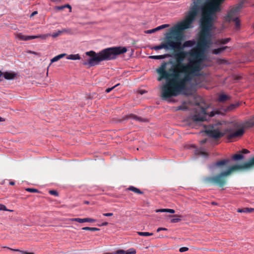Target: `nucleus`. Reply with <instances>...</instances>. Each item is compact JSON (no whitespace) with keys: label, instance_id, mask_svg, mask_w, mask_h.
<instances>
[{"label":"nucleus","instance_id":"nucleus-1","mask_svg":"<svg viewBox=\"0 0 254 254\" xmlns=\"http://www.w3.org/2000/svg\"><path fill=\"white\" fill-rule=\"evenodd\" d=\"M202 1V0H193V5L190 8L185 20L182 21L181 29L179 31V40L174 41V42L179 43V47L178 48H172L171 49L174 51V56L176 63L173 65L168 71L172 72V75L175 77H178L180 75L190 77L189 69L190 63H189V62L187 63H183L188 55V52L182 49L181 41L184 37V30L191 27L192 23L199 13L200 9V5Z\"/></svg>","mask_w":254,"mask_h":254},{"label":"nucleus","instance_id":"nucleus-2","mask_svg":"<svg viewBox=\"0 0 254 254\" xmlns=\"http://www.w3.org/2000/svg\"><path fill=\"white\" fill-rule=\"evenodd\" d=\"M167 63L164 62L160 67L156 69L159 74L158 81L165 79L167 82L161 87L162 97L166 99L175 97L180 94H185L184 91L187 89V84L192 80V78L185 76L180 75L175 77L172 75L173 72L166 70Z\"/></svg>","mask_w":254,"mask_h":254},{"label":"nucleus","instance_id":"nucleus-3","mask_svg":"<svg viewBox=\"0 0 254 254\" xmlns=\"http://www.w3.org/2000/svg\"><path fill=\"white\" fill-rule=\"evenodd\" d=\"M127 49L125 47H113L102 50L98 53L93 51L86 52V55L90 57L87 62L83 63L84 65L93 66L104 61L115 60L117 56L126 53Z\"/></svg>","mask_w":254,"mask_h":254},{"label":"nucleus","instance_id":"nucleus-4","mask_svg":"<svg viewBox=\"0 0 254 254\" xmlns=\"http://www.w3.org/2000/svg\"><path fill=\"white\" fill-rule=\"evenodd\" d=\"M254 167V157L248 162L242 164H236L230 167L227 171L222 172L220 174L204 178V184L217 185L223 187L226 183V177L230 175L232 172L240 170H249Z\"/></svg>","mask_w":254,"mask_h":254},{"label":"nucleus","instance_id":"nucleus-5","mask_svg":"<svg viewBox=\"0 0 254 254\" xmlns=\"http://www.w3.org/2000/svg\"><path fill=\"white\" fill-rule=\"evenodd\" d=\"M232 131L233 129L230 127L224 129L222 124L220 123H218L209 125L206 128L205 132L208 136L215 139L220 138L225 135H227V138L229 140L241 136L244 133L243 128H241L233 132H232Z\"/></svg>","mask_w":254,"mask_h":254},{"label":"nucleus","instance_id":"nucleus-6","mask_svg":"<svg viewBox=\"0 0 254 254\" xmlns=\"http://www.w3.org/2000/svg\"><path fill=\"white\" fill-rule=\"evenodd\" d=\"M190 58L189 59V69L190 78L193 79L200 75L202 69L201 63L204 60V50L197 46V49L192 50L189 53Z\"/></svg>","mask_w":254,"mask_h":254},{"label":"nucleus","instance_id":"nucleus-7","mask_svg":"<svg viewBox=\"0 0 254 254\" xmlns=\"http://www.w3.org/2000/svg\"><path fill=\"white\" fill-rule=\"evenodd\" d=\"M182 21L176 24L174 26L170 28L169 32L165 34L166 41L161 43L160 45L155 46L152 48V49L159 50L162 49L167 50L172 49V48H178L179 43L174 42L175 40H179V31L182 26Z\"/></svg>","mask_w":254,"mask_h":254},{"label":"nucleus","instance_id":"nucleus-8","mask_svg":"<svg viewBox=\"0 0 254 254\" xmlns=\"http://www.w3.org/2000/svg\"><path fill=\"white\" fill-rule=\"evenodd\" d=\"M220 3L217 0H213L202 7V14L200 21L201 25L213 26V14L220 10Z\"/></svg>","mask_w":254,"mask_h":254},{"label":"nucleus","instance_id":"nucleus-9","mask_svg":"<svg viewBox=\"0 0 254 254\" xmlns=\"http://www.w3.org/2000/svg\"><path fill=\"white\" fill-rule=\"evenodd\" d=\"M212 28L213 26L200 24V30L199 33L197 45L203 50L209 48L212 44L211 31Z\"/></svg>","mask_w":254,"mask_h":254},{"label":"nucleus","instance_id":"nucleus-10","mask_svg":"<svg viewBox=\"0 0 254 254\" xmlns=\"http://www.w3.org/2000/svg\"><path fill=\"white\" fill-rule=\"evenodd\" d=\"M216 114H217V112L214 111L209 113L207 111L206 108H203L198 105L197 108L196 109L195 114L192 116V120L195 122L200 121L202 122L207 120V115L209 117H212L214 116Z\"/></svg>","mask_w":254,"mask_h":254},{"label":"nucleus","instance_id":"nucleus-11","mask_svg":"<svg viewBox=\"0 0 254 254\" xmlns=\"http://www.w3.org/2000/svg\"><path fill=\"white\" fill-rule=\"evenodd\" d=\"M242 7V4L241 3L232 8L228 13L226 20L230 22L234 18H238L236 16L238 14Z\"/></svg>","mask_w":254,"mask_h":254},{"label":"nucleus","instance_id":"nucleus-12","mask_svg":"<svg viewBox=\"0 0 254 254\" xmlns=\"http://www.w3.org/2000/svg\"><path fill=\"white\" fill-rule=\"evenodd\" d=\"M130 119L138 121V122H147V120H146L145 119H143L141 117H138V116H136V115H134L133 114L127 115L124 117V120H128V119Z\"/></svg>","mask_w":254,"mask_h":254},{"label":"nucleus","instance_id":"nucleus-13","mask_svg":"<svg viewBox=\"0 0 254 254\" xmlns=\"http://www.w3.org/2000/svg\"><path fill=\"white\" fill-rule=\"evenodd\" d=\"M71 221H76L79 223H84V222H95L96 220L94 219L90 218H75L71 219Z\"/></svg>","mask_w":254,"mask_h":254},{"label":"nucleus","instance_id":"nucleus-14","mask_svg":"<svg viewBox=\"0 0 254 254\" xmlns=\"http://www.w3.org/2000/svg\"><path fill=\"white\" fill-rule=\"evenodd\" d=\"M229 49V51H231V49L228 46H223L217 49H214L212 51V53L214 55H218L222 52H224L225 50Z\"/></svg>","mask_w":254,"mask_h":254},{"label":"nucleus","instance_id":"nucleus-15","mask_svg":"<svg viewBox=\"0 0 254 254\" xmlns=\"http://www.w3.org/2000/svg\"><path fill=\"white\" fill-rule=\"evenodd\" d=\"M2 76L7 80H12L16 77V74L14 72L6 71L3 73Z\"/></svg>","mask_w":254,"mask_h":254},{"label":"nucleus","instance_id":"nucleus-16","mask_svg":"<svg viewBox=\"0 0 254 254\" xmlns=\"http://www.w3.org/2000/svg\"><path fill=\"white\" fill-rule=\"evenodd\" d=\"M136 251L133 249H130L127 251L120 250L116 252V254H135Z\"/></svg>","mask_w":254,"mask_h":254},{"label":"nucleus","instance_id":"nucleus-17","mask_svg":"<svg viewBox=\"0 0 254 254\" xmlns=\"http://www.w3.org/2000/svg\"><path fill=\"white\" fill-rule=\"evenodd\" d=\"M230 40L231 39L230 38L218 39L215 42V44L217 45L226 44L228 43Z\"/></svg>","mask_w":254,"mask_h":254},{"label":"nucleus","instance_id":"nucleus-18","mask_svg":"<svg viewBox=\"0 0 254 254\" xmlns=\"http://www.w3.org/2000/svg\"><path fill=\"white\" fill-rule=\"evenodd\" d=\"M195 44V42L194 41L192 40H188L187 41H185L183 45H182V49L184 50V49L186 47H190L193 46Z\"/></svg>","mask_w":254,"mask_h":254},{"label":"nucleus","instance_id":"nucleus-19","mask_svg":"<svg viewBox=\"0 0 254 254\" xmlns=\"http://www.w3.org/2000/svg\"><path fill=\"white\" fill-rule=\"evenodd\" d=\"M237 211L238 212H241V213H242V212L246 213H252L254 211V208H248V207H245V208H239L238 209Z\"/></svg>","mask_w":254,"mask_h":254},{"label":"nucleus","instance_id":"nucleus-20","mask_svg":"<svg viewBox=\"0 0 254 254\" xmlns=\"http://www.w3.org/2000/svg\"><path fill=\"white\" fill-rule=\"evenodd\" d=\"M127 190H131L137 194H142L143 192L141 191L139 189L133 187V186H130L127 188Z\"/></svg>","mask_w":254,"mask_h":254},{"label":"nucleus","instance_id":"nucleus-21","mask_svg":"<svg viewBox=\"0 0 254 254\" xmlns=\"http://www.w3.org/2000/svg\"><path fill=\"white\" fill-rule=\"evenodd\" d=\"M169 55L165 54L163 55H158V56H151L149 57L150 59H155V60H161L166 58L168 57Z\"/></svg>","mask_w":254,"mask_h":254},{"label":"nucleus","instance_id":"nucleus-22","mask_svg":"<svg viewBox=\"0 0 254 254\" xmlns=\"http://www.w3.org/2000/svg\"><path fill=\"white\" fill-rule=\"evenodd\" d=\"M65 56H66L65 54H62L59 55L55 57L54 58H53L51 60V63H53L59 61V60H60L61 59L64 57Z\"/></svg>","mask_w":254,"mask_h":254},{"label":"nucleus","instance_id":"nucleus-23","mask_svg":"<svg viewBox=\"0 0 254 254\" xmlns=\"http://www.w3.org/2000/svg\"><path fill=\"white\" fill-rule=\"evenodd\" d=\"M229 162V160L228 159H224L216 162L215 165L216 166H221L226 165Z\"/></svg>","mask_w":254,"mask_h":254},{"label":"nucleus","instance_id":"nucleus-24","mask_svg":"<svg viewBox=\"0 0 254 254\" xmlns=\"http://www.w3.org/2000/svg\"><path fill=\"white\" fill-rule=\"evenodd\" d=\"M66 58L68 60H79L80 59V57L79 54L70 55L68 56Z\"/></svg>","mask_w":254,"mask_h":254},{"label":"nucleus","instance_id":"nucleus-25","mask_svg":"<svg viewBox=\"0 0 254 254\" xmlns=\"http://www.w3.org/2000/svg\"><path fill=\"white\" fill-rule=\"evenodd\" d=\"M246 127H252L254 126V121L253 119L246 122L244 125Z\"/></svg>","mask_w":254,"mask_h":254},{"label":"nucleus","instance_id":"nucleus-26","mask_svg":"<svg viewBox=\"0 0 254 254\" xmlns=\"http://www.w3.org/2000/svg\"><path fill=\"white\" fill-rule=\"evenodd\" d=\"M229 99V97L225 94H221L219 97V101L223 102Z\"/></svg>","mask_w":254,"mask_h":254},{"label":"nucleus","instance_id":"nucleus-27","mask_svg":"<svg viewBox=\"0 0 254 254\" xmlns=\"http://www.w3.org/2000/svg\"><path fill=\"white\" fill-rule=\"evenodd\" d=\"M231 21L235 22V29L238 30L240 27V22L238 18H234Z\"/></svg>","mask_w":254,"mask_h":254},{"label":"nucleus","instance_id":"nucleus-28","mask_svg":"<svg viewBox=\"0 0 254 254\" xmlns=\"http://www.w3.org/2000/svg\"><path fill=\"white\" fill-rule=\"evenodd\" d=\"M16 37L21 40L28 41V36L23 35L21 33L17 34Z\"/></svg>","mask_w":254,"mask_h":254},{"label":"nucleus","instance_id":"nucleus-29","mask_svg":"<svg viewBox=\"0 0 254 254\" xmlns=\"http://www.w3.org/2000/svg\"><path fill=\"white\" fill-rule=\"evenodd\" d=\"M244 155L241 154H235L232 156V159L234 160H239L243 159Z\"/></svg>","mask_w":254,"mask_h":254},{"label":"nucleus","instance_id":"nucleus-30","mask_svg":"<svg viewBox=\"0 0 254 254\" xmlns=\"http://www.w3.org/2000/svg\"><path fill=\"white\" fill-rule=\"evenodd\" d=\"M82 230H87V231H99L100 229L95 227H85L82 228Z\"/></svg>","mask_w":254,"mask_h":254},{"label":"nucleus","instance_id":"nucleus-31","mask_svg":"<svg viewBox=\"0 0 254 254\" xmlns=\"http://www.w3.org/2000/svg\"><path fill=\"white\" fill-rule=\"evenodd\" d=\"M7 248L8 249H9L11 251H14V252H20L21 254H34V253H28V252H27L26 251H20L18 249H11V248H9L8 247H7Z\"/></svg>","mask_w":254,"mask_h":254},{"label":"nucleus","instance_id":"nucleus-32","mask_svg":"<svg viewBox=\"0 0 254 254\" xmlns=\"http://www.w3.org/2000/svg\"><path fill=\"white\" fill-rule=\"evenodd\" d=\"M65 31H66L65 29H64L63 30H59L57 32L53 33L52 35H51V36L54 38H55L61 35L62 33Z\"/></svg>","mask_w":254,"mask_h":254},{"label":"nucleus","instance_id":"nucleus-33","mask_svg":"<svg viewBox=\"0 0 254 254\" xmlns=\"http://www.w3.org/2000/svg\"><path fill=\"white\" fill-rule=\"evenodd\" d=\"M137 234L138 235L141 236H152L153 235V234L152 233L143 232H138Z\"/></svg>","mask_w":254,"mask_h":254},{"label":"nucleus","instance_id":"nucleus-34","mask_svg":"<svg viewBox=\"0 0 254 254\" xmlns=\"http://www.w3.org/2000/svg\"><path fill=\"white\" fill-rule=\"evenodd\" d=\"M196 154L198 155L204 156L205 157H207L208 156V154L206 152H205L202 150L196 151Z\"/></svg>","mask_w":254,"mask_h":254},{"label":"nucleus","instance_id":"nucleus-35","mask_svg":"<svg viewBox=\"0 0 254 254\" xmlns=\"http://www.w3.org/2000/svg\"><path fill=\"white\" fill-rule=\"evenodd\" d=\"M169 26V24H163V25H161L160 26H159L157 27L155 29V30L156 31H159L160 30H161V29H164L165 28L168 27Z\"/></svg>","mask_w":254,"mask_h":254},{"label":"nucleus","instance_id":"nucleus-36","mask_svg":"<svg viewBox=\"0 0 254 254\" xmlns=\"http://www.w3.org/2000/svg\"><path fill=\"white\" fill-rule=\"evenodd\" d=\"M240 103H237L234 104H231L230 106L228 107V110H232L240 106Z\"/></svg>","mask_w":254,"mask_h":254},{"label":"nucleus","instance_id":"nucleus-37","mask_svg":"<svg viewBox=\"0 0 254 254\" xmlns=\"http://www.w3.org/2000/svg\"><path fill=\"white\" fill-rule=\"evenodd\" d=\"M51 36L50 34H42V35H37L38 38H40L43 40L46 39L47 38Z\"/></svg>","mask_w":254,"mask_h":254},{"label":"nucleus","instance_id":"nucleus-38","mask_svg":"<svg viewBox=\"0 0 254 254\" xmlns=\"http://www.w3.org/2000/svg\"><path fill=\"white\" fill-rule=\"evenodd\" d=\"M0 210L12 211V210H9V209H7L6 206L4 205L1 204H0Z\"/></svg>","mask_w":254,"mask_h":254},{"label":"nucleus","instance_id":"nucleus-39","mask_svg":"<svg viewBox=\"0 0 254 254\" xmlns=\"http://www.w3.org/2000/svg\"><path fill=\"white\" fill-rule=\"evenodd\" d=\"M26 190L27 191L30 192H38V190L35 189H32V188H27L26 189Z\"/></svg>","mask_w":254,"mask_h":254},{"label":"nucleus","instance_id":"nucleus-40","mask_svg":"<svg viewBox=\"0 0 254 254\" xmlns=\"http://www.w3.org/2000/svg\"><path fill=\"white\" fill-rule=\"evenodd\" d=\"M120 84H116V85L113 86L112 87H111V88H108L107 89H106L105 90V92L108 93H109L110 92H111L113 89H114L115 87H117L118 85H119Z\"/></svg>","mask_w":254,"mask_h":254},{"label":"nucleus","instance_id":"nucleus-41","mask_svg":"<svg viewBox=\"0 0 254 254\" xmlns=\"http://www.w3.org/2000/svg\"><path fill=\"white\" fill-rule=\"evenodd\" d=\"M181 220V218H176L172 219L171 220V222L172 223H178V222H180Z\"/></svg>","mask_w":254,"mask_h":254},{"label":"nucleus","instance_id":"nucleus-42","mask_svg":"<svg viewBox=\"0 0 254 254\" xmlns=\"http://www.w3.org/2000/svg\"><path fill=\"white\" fill-rule=\"evenodd\" d=\"M189 250V248L188 247H182L179 249V251L181 253L187 252Z\"/></svg>","mask_w":254,"mask_h":254},{"label":"nucleus","instance_id":"nucleus-43","mask_svg":"<svg viewBox=\"0 0 254 254\" xmlns=\"http://www.w3.org/2000/svg\"><path fill=\"white\" fill-rule=\"evenodd\" d=\"M168 208L166 209H159L156 210V212H167Z\"/></svg>","mask_w":254,"mask_h":254},{"label":"nucleus","instance_id":"nucleus-44","mask_svg":"<svg viewBox=\"0 0 254 254\" xmlns=\"http://www.w3.org/2000/svg\"><path fill=\"white\" fill-rule=\"evenodd\" d=\"M49 193L52 194V195H54L55 196H57L58 193L57 192V191L55 190H50L49 191Z\"/></svg>","mask_w":254,"mask_h":254},{"label":"nucleus","instance_id":"nucleus-45","mask_svg":"<svg viewBox=\"0 0 254 254\" xmlns=\"http://www.w3.org/2000/svg\"><path fill=\"white\" fill-rule=\"evenodd\" d=\"M233 126H234V128H237L241 127V125L239 124L238 123H234L233 124Z\"/></svg>","mask_w":254,"mask_h":254},{"label":"nucleus","instance_id":"nucleus-46","mask_svg":"<svg viewBox=\"0 0 254 254\" xmlns=\"http://www.w3.org/2000/svg\"><path fill=\"white\" fill-rule=\"evenodd\" d=\"M155 32H156V31L155 30V29L154 28V29H152L151 30H148L146 31L145 33H147V34H151V33H154Z\"/></svg>","mask_w":254,"mask_h":254},{"label":"nucleus","instance_id":"nucleus-47","mask_svg":"<svg viewBox=\"0 0 254 254\" xmlns=\"http://www.w3.org/2000/svg\"><path fill=\"white\" fill-rule=\"evenodd\" d=\"M168 229L166 228L160 227L157 229V232H159L161 231H167Z\"/></svg>","mask_w":254,"mask_h":254},{"label":"nucleus","instance_id":"nucleus-48","mask_svg":"<svg viewBox=\"0 0 254 254\" xmlns=\"http://www.w3.org/2000/svg\"><path fill=\"white\" fill-rule=\"evenodd\" d=\"M103 215L105 216H107V217H109V216H112L113 215V213H103Z\"/></svg>","mask_w":254,"mask_h":254},{"label":"nucleus","instance_id":"nucleus-49","mask_svg":"<svg viewBox=\"0 0 254 254\" xmlns=\"http://www.w3.org/2000/svg\"><path fill=\"white\" fill-rule=\"evenodd\" d=\"M38 38L37 35L36 36H28V40Z\"/></svg>","mask_w":254,"mask_h":254},{"label":"nucleus","instance_id":"nucleus-50","mask_svg":"<svg viewBox=\"0 0 254 254\" xmlns=\"http://www.w3.org/2000/svg\"><path fill=\"white\" fill-rule=\"evenodd\" d=\"M65 8L64 5L56 6V8L58 10H63Z\"/></svg>","mask_w":254,"mask_h":254},{"label":"nucleus","instance_id":"nucleus-51","mask_svg":"<svg viewBox=\"0 0 254 254\" xmlns=\"http://www.w3.org/2000/svg\"><path fill=\"white\" fill-rule=\"evenodd\" d=\"M242 153H244V154H247V153H249V151L246 149H243L242 150Z\"/></svg>","mask_w":254,"mask_h":254},{"label":"nucleus","instance_id":"nucleus-52","mask_svg":"<svg viewBox=\"0 0 254 254\" xmlns=\"http://www.w3.org/2000/svg\"><path fill=\"white\" fill-rule=\"evenodd\" d=\"M175 210L174 209H168V211H167V212H169V213H175Z\"/></svg>","mask_w":254,"mask_h":254},{"label":"nucleus","instance_id":"nucleus-53","mask_svg":"<svg viewBox=\"0 0 254 254\" xmlns=\"http://www.w3.org/2000/svg\"><path fill=\"white\" fill-rule=\"evenodd\" d=\"M207 141V139H202V140L200 141V143L201 144H204Z\"/></svg>","mask_w":254,"mask_h":254},{"label":"nucleus","instance_id":"nucleus-54","mask_svg":"<svg viewBox=\"0 0 254 254\" xmlns=\"http://www.w3.org/2000/svg\"><path fill=\"white\" fill-rule=\"evenodd\" d=\"M38 13L37 11H35L34 12H33L31 15H30V17H32V16H34V15H35L36 14H37Z\"/></svg>","mask_w":254,"mask_h":254},{"label":"nucleus","instance_id":"nucleus-55","mask_svg":"<svg viewBox=\"0 0 254 254\" xmlns=\"http://www.w3.org/2000/svg\"><path fill=\"white\" fill-rule=\"evenodd\" d=\"M64 6H65V8H66V7L69 8L70 9V11H71V7L69 4H67L64 5Z\"/></svg>","mask_w":254,"mask_h":254},{"label":"nucleus","instance_id":"nucleus-56","mask_svg":"<svg viewBox=\"0 0 254 254\" xmlns=\"http://www.w3.org/2000/svg\"><path fill=\"white\" fill-rule=\"evenodd\" d=\"M108 224V223L105 222L103 223L101 225H98V226H107Z\"/></svg>","mask_w":254,"mask_h":254},{"label":"nucleus","instance_id":"nucleus-57","mask_svg":"<svg viewBox=\"0 0 254 254\" xmlns=\"http://www.w3.org/2000/svg\"><path fill=\"white\" fill-rule=\"evenodd\" d=\"M3 75V72L0 70V82L2 81L1 77Z\"/></svg>","mask_w":254,"mask_h":254},{"label":"nucleus","instance_id":"nucleus-58","mask_svg":"<svg viewBox=\"0 0 254 254\" xmlns=\"http://www.w3.org/2000/svg\"><path fill=\"white\" fill-rule=\"evenodd\" d=\"M14 184H15V182H13V181H10L9 182V185H10L13 186V185H14Z\"/></svg>","mask_w":254,"mask_h":254},{"label":"nucleus","instance_id":"nucleus-59","mask_svg":"<svg viewBox=\"0 0 254 254\" xmlns=\"http://www.w3.org/2000/svg\"><path fill=\"white\" fill-rule=\"evenodd\" d=\"M174 217H182V216L181 215H173ZM170 217H173L172 215H170Z\"/></svg>","mask_w":254,"mask_h":254},{"label":"nucleus","instance_id":"nucleus-60","mask_svg":"<svg viewBox=\"0 0 254 254\" xmlns=\"http://www.w3.org/2000/svg\"><path fill=\"white\" fill-rule=\"evenodd\" d=\"M5 121V119L2 118V117H0V122H4Z\"/></svg>","mask_w":254,"mask_h":254},{"label":"nucleus","instance_id":"nucleus-61","mask_svg":"<svg viewBox=\"0 0 254 254\" xmlns=\"http://www.w3.org/2000/svg\"><path fill=\"white\" fill-rule=\"evenodd\" d=\"M29 53H31V54H33L34 55H37V53L36 52H35L30 51Z\"/></svg>","mask_w":254,"mask_h":254},{"label":"nucleus","instance_id":"nucleus-62","mask_svg":"<svg viewBox=\"0 0 254 254\" xmlns=\"http://www.w3.org/2000/svg\"><path fill=\"white\" fill-rule=\"evenodd\" d=\"M144 93V91H141L140 92L141 94H143Z\"/></svg>","mask_w":254,"mask_h":254},{"label":"nucleus","instance_id":"nucleus-63","mask_svg":"<svg viewBox=\"0 0 254 254\" xmlns=\"http://www.w3.org/2000/svg\"><path fill=\"white\" fill-rule=\"evenodd\" d=\"M85 204H89V202L88 201H85L84 202Z\"/></svg>","mask_w":254,"mask_h":254},{"label":"nucleus","instance_id":"nucleus-64","mask_svg":"<svg viewBox=\"0 0 254 254\" xmlns=\"http://www.w3.org/2000/svg\"><path fill=\"white\" fill-rule=\"evenodd\" d=\"M179 109H182V107H179Z\"/></svg>","mask_w":254,"mask_h":254}]
</instances>
